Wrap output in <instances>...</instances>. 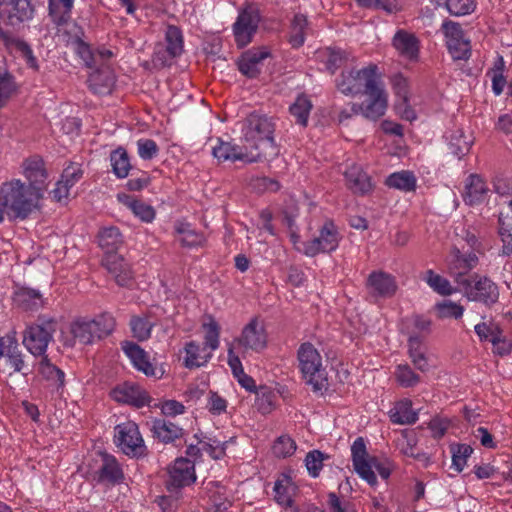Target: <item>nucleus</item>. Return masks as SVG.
<instances>
[{"label": "nucleus", "instance_id": "34", "mask_svg": "<svg viewBox=\"0 0 512 512\" xmlns=\"http://www.w3.org/2000/svg\"><path fill=\"white\" fill-rule=\"evenodd\" d=\"M385 184L390 188L398 189L403 192H412L415 191L417 187V179L413 172L402 170L390 174L386 178Z\"/></svg>", "mask_w": 512, "mask_h": 512}, {"label": "nucleus", "instance_id": "3", "mask_svg": "<svg viewBox=\"0 0 512 512\" xmlns=\"http://www.w3.org/2000/svg\"><path fill=\"white\" fill-rule=\"evenodd\" d=\"M42 198L20 179L4 182L0 187V203L10 219H27L39 209Z\"/></svg>", "mask_w": 512, "mask_h": 512}, {"label": "nucleus", "instance_id": "27", "mask_svg": "<svg viewBox=\"0 0 512 512\" xmlns=\"http://www.w3.org/2000/svg\"><path fill=\"white\" fill-rule=\"evenodd\" d=\"M97 479L101 483L113 485L122 482L124 474L114 456L101 454V466L97 471Z\"/></svg>", "mask_w": 512, "mask_h": 512}, {"label": "nucleus", "instance_id": "17", "mask_svg": "<svg viewBox=\"0 0 512 512\" xmlns=\"http://www.w3.org/2000/svg\"><path fill=\"white\" fill-rule=\"evenodd\" d=\"M212 154L219 162L241 161L251 164L260 161L259 152L249 151L247 145H238L221 139H217V144L212 148Z\"/></svg>", "mask_w": 512, "mask_h": 512}, {"label": "nucleus", "instance_id": "56", "mask_svg": "<svg viewBox=\"0 0 512 512\" xmlns=\"http://www.w3.org/2000/svg\"><path fill=\"white\" fill-rule=\"evenodd\" d=\"M326 458L327 456L319 450H312L306 455L305 465L310 476L317 477L319 475Z\"/></svg>", "mask_w": 512, "mask_h": 512}, {"label": "nucleus", "instance_id": "2", "mask_svg": "<svg viewBox=\"0 0 512 512\" xmlns=\"http://www.w3.org/2000/svg\"><path fill=\"white\" fill-rule=\"evenodd\" d=\"M275 129L274 118L252 112L242 122L241 139L249 147V151L259 152L260 160L274 157L278 154L274 138Z\"/></svg>", "mask_w": 512, "mask_h": 512}, {"label": "nucleus", "instance_id": "38", "mask_svg": "<svg viewBox=\"0 0 512 512\" xmlns=\"http://www.w3.org/2000/svg\"><path fill=\"white\" fill-rule=\"evenodd\" d=\"M471 144V138L467 137L462 129H455L448 136L449 149L459 159L469 152Z\"/></svg>", "mask_w": 512, "mask_h": 512}, {"label": "nucleus", "instance_id": "45", "mask_svg": "<svg viewBox=\"0 0 512 512\" xmlns=\"http://www.w3.org/2000/svg\"><path fill=\"white\" fill-rule=\"evenodd\" d=\"M110 161L113 172L118 178L128 176L131 165L128 154L124 148L114 150L110 155Z\"/></svg>", "mask_w": 512, "mask_h": 512}, {"label": "nucleus", "instance_id": "58", "mask_svg": "<svg viewBox=\"0 0 512 512\" xmlns=\"http://www.w3.org/2000/svg\"><path fill=\"white\" fill-rule=\"evenodd\" d=\"M137 153L143 160H151L155 158L159 153V147L157 143L149 138H140L136 142Z\"/></svg>", "mask_w": 512, "mask_h": 512}, {"label": "nucleus", "instance_id": "59", "mask_svg": "<svg viewBox=\"0 0 512 512\" xmlns=\"http://www.w3.org/2000/svg\"><path fill=\"white\" fill-rule=\"evenodd\" d=\"M448 12L455 16L470 14L475 9L474 0H446Z\"/></svg>", "mask_w": 512, "mask_h": 512}, {"label": "nucleus", "instance_id": "39", "mask_svg": "<svg viewBox=\"0 0 512 512\" xmlns=\"http://www.w3.org/2000/svg\"><path fill=\"white\" fill-rule=\"evenodd\" d=\"M423 280L431 289H433V291L443 296L452 295L457 291L448 279L435 273L431 269L425 272Z\"/></svg>", "mask_w": 512, "mask_h": 512}, {"label": "nucleus", "instance_id": "43", "mask_svg": "<svg viewBox=\"0 0 512 512\" xmlns=\"http://www.w3.org/2000/svg\"><path fill=\"white\" fill-rule=\"evenodd\" d=\"M498 234L502 242V255H512V217L499 216Z\"/></svg>", "mask_w": 512, "mask_h": 512}, {"label": "nucleus", "instance_id": "19", "mask_svg": "<svg viewBox=\"0 0 512 512\" xmlns=\"http://www.w3.org/2000/svg\"><path fill=\"white\" fill-rule=\"evenodd\" d=\"M260 17L258 11L248 7L241 11L233 25L235 41L239 47H245L256 33Z\"/></svg>", "mask_w": 512, "mask_h": 512}, {"label": "nucleus", "instance_id": "60", "mask_svg": "<svg viewBox=\"0 0 512 512\" xmlns=\"http://www.w3.org/2000/svg\"><path fill=\"white\" fill-rule=\"evenodd\" d=\"M326 57V68L334 73L340 68L347 60V54L340 49H326L324 52Z\"/></svg>", "mask_w": 512, "mask_h": 512}, {"label": "nucleus", "instance_id": "62", "mask_svg": "<svg viewBox=\"0 0 512 512\" xmlns=\"http://www.w3.org/2000/svg\"><path fill=\"white\" fill-rule=\"evenodd\" d=\"M201 449L211 458L221 459L225 455L226 442L209 438L208 441L201 442Z\"/></svg>", "mask_w": 512, "mask_h": 512}, {"label": "nucleus", "instance_id": "46", "mask_svg": "<svg viewBox=\"0 0 512 512\" xmlns=\"http://www.w3.org/2000/svg\"><path fill=\"white\" fill-rule=\"evenodd\" d=\"M122 243V234L115 226L105 227L99 232V244L109 252L116 250Z\"/></svg>", "mask_w": 512, "mask_h": 512}, {"label": "nucleus", "instance_id": "20", "mask_svg": "<svg viewBox=\"0 0 512 512\" xmlns=\"http://www.w3.org/2000/svg\"><path fill=\"white\" fill-rule=\"evenodd\" d=\"M121 347L135 369L143 372L148 377L160 379L163 376L164 371L154 365L149 354L138 344L124 341Z\"/></svg>", "mask_w": 512, "mask_h": 512}, {"label": "nucleus", "instance_id": "44", "mask_svg": "<svg viewBox=\"0 0 512 512\" xmlns=\"http://www.w3.org/2000/svg\"><path fill=\"white\" fill-rule=\"evenodd\" d=\"M16 302L26 310L38 309L44 304L41 293L31 288L20 289L16 293Z\"/></svg>", "mask_w": 512, "mask_h": 512}, {"label": "nucleus", "instance_id": "26", "mask_svg": "<svg viewBox=\"0 0 512 512\" xmlns=\"http://www.w3.org/2000/svg\"><path fill=\"white\" fill-rule=\"evenodd\" d=\"M115 77L109 66L97 67L88 78L89 88L93 93L106 95L112 91Z\"/></svg>", "mask_w": 512, "mask_h": 512}, {"label": "nucleus", "instance_id": "24", "mask_svg": "<svg viewBox=\"0 0 512 512\" xmlns=\"http://www.w3.org/2000/svg\"><path fill=\"white\" fill-rule=\"evenodd\" d=\"M105 266L119 286L131 287L134 283L131 265L120 255L109 254L105 259Z\"/></svg>", "mask_w": 512, "mask_h": 512}, {"label": "nucleus", "instance_id": "47", "mask_svg": "<svg viewBox=\"0 0 512 512\" xmlns=\"http://www.w3.org/2000/svg\"><path fill=\"white\" fill-rule=\"evenodd\" d=\"M165 39L169 56L172 58L179 56L183 51V36L180 29L176 26H168Z\"/></svg>", "mask_w": 512, "mask_h": 512}, {"label": "nucleus", "instance_id": "7", "mask_svg": "<svg viewBox=\"0 0 512 512\" xmlns=\"http://www.w3.org/2000/svg\"><path fill=\"white\" fill-rule=\"evenodd\" d=\"M56 330L55 319L40 316L34 323L26 326L23 332V344L32 355L44 356Z\"/></svg>", "mask_w": 512, "mask_h": 512}, {"label": "nucleus", "instance_id": "64", "mask_svg": "<svg viewBox=\"0 0 512 512\" xmlns=\"http://www.w3.org/2000/svg\"><path fill=\"white\" fill-rule=\"evenodd\" d=\"M328 505L331 512H355L350 501L339 498L335 493L328 495Z\"/></svg>", "mask_w": 512, "mask_h": 512}, {"label": "nucleus", "instance_id": "22", "mask_svg": "<svg viewBox=\"0 0 512 512\" xmlns=\"http://www.w3.org/2000/svg\"><path fill=\"white\" fill-rule=\"evenodd\" d=\"M111 397L120 403L133 405L137 408L149 405L151 398L149 394L137 384L124 383L111 391Z\"/></svg>", "mask_w": 512, "mask_h": 512}, {"label": "nucleus", "instance_id": "50", "mask_svg": "<svg viewBox=\"0 0 512 512\" xmlns=\"http://www.w3.org/2000/svg\"><path fill=\"white\" fill-rule=\"evenodd\" d=\"M452 467L461 472L466 466L467 459L471 456L473 449L467 444H457L451 447Z\"/></svg>", "mask_w": 512, "mask_h": 512}, {"label": "nucleus", "instance_id": "30", "mask_svg": "<svg viewBox=\"0 0 512 512\" xmlns=\"http://www.w3.org/2000/svg\"><path fill=\"white\" fill-rule=\"evenodd\" d=\"M346 184L355 194H366L371 191L370 177L358 165H352L345 172Z\"/></svg>", "mask_w": 512, "mask_h": 512}, {"label": "nucleus", "instance_id": "12", "mask_svg": "<svg viewBox=\"0 0 512 512\" xmlns=\"http://www.w3.org/2000/svg\"><path fill=\"white\" fill-rule=\"evenodd\" d=\"M445 263L448 273L460 287L469 279L467 274L477 266L478 257L474 252L462 253L460 249L454 245L447 254Z\"/></svg>", "mask_w": 512, "mask_h": 512}, {"label": "nucleus", "instance_id": "28", "mask_svg": "<svg viewBox=\"0 0 512 512\" xmlns=\"http://www.w3.org/2000/svg\"><path fill=\"white\" fill-rule=\"evenodd\" d=\"M184 351V365L189 369L204 366L208 363L213 355L212 351L196 341L187 342L184 346Z\"/></svg>", "mask_w": 512, "mask_h": 512}, {"label": "nucleus", "instance_id": "16", "mask_svg": "<svg viewBox=\"0 0 512 512\" xmlns=\"http://www.w3.org/2000/svg\"><path fill=\"white\" fill-rule=\"evenodd\" d=\"M21 171L28 182L27 186L43 197L49 184L44 160L38 155L31 156L22 162Z\"/></svg>", "mask_w": 512, "mask_h": 512}, {"label": "nucleus", "instance_id": "32", "mask_svg": "<svg viewBox=\"0 0 512 512\" xmlns=\"http://www.w3.org/2000/svg\"><path fill=\"white\" fill-rule=\"evenodd\" d=\"M151 431L155 438L164 443L173 442L183 435V429L181 427L165 419L153 420Z\"/></svg>", "mask_w": 512, "mask_h": 512}, {"label": "nucleus", "instance_id": "8", "mask_svg": "<svg viewBox=\"0 0 512 512\" xmlns=\"http://www.w3.org/2000/svg\"><path fill=\"white\" fill-rule=\"evenodd\" d=\"M299 367L304 379L314 391L324 388L326 378L322 365V357L311 343H303L298 349Z\"/></svg>", "mask_w": 512, "mask_h": 512}, {"label": "nucleus", "instance_id": "35", "mask_svg": "<svg viewBox=\"0 0 512 512\" xmlns=\"http://www.w3.org/2000/svg\"><path fill=\"white\" fill-rule=\"evenodd\" d=\"M390 418L395 424L408 425L418 420V414L412 409V402L404 399L399 401L390 411Z\"/></svg>", "mask_w": 512, "mask_h": 512}, {"label": "nucleus", "instance_id": "25", "mask_svg": "<svg viewBox=\"0 0 512 512\" xmlns=\"http://www.w3.org/2000/svg\"><path fill=\"white\" fill-rule=\"evenodd\" d=\"M392 45L401 57L410 61L418 59L420 41L413 33L404 29L397 30L393 36Z\"/></svg>", "mask_w": 512, "mask_h": 512}, {"label": "nucleus", "instance_id": "4", "mask_svg": "<svg viewBox=\"0 0 512 512\" xmlns=\"http://www.w3.org/2000/svg\"><path fill=\"white\" fill-rule=\"evenodd\" d=\"M115 325V319L109 313H103L94 319L78 318L70 323L68 335L64 336L63 344L68 347L92 344L95 340L111 334Z\"/></svg>", "mask_w": 512, "mask_h": 512}, {"label": "nucleus", "instance_id": "10", "mask_svg": "<svg viewBox=\"0 0 512 512\" xmlns=\"http://www.w3.org/2000/svg\"><path fill=\"white\" fill-rule=\"evenodd\" d=\"M460 289L469 301L486 306L495 304L499 299L498 286L487 276L473 274L460 286Z\"/></svg>", "mask_w": 512, "mask_h": 512}, {"label": "nucleus", "instance_id": "14", "mask_svg": "<svg viewBox=\"0 0 512 512\" xmlns=\"http://www.w3.org/2000/svg\"><path fill=\"white\" fill-rule=\"evenodd\" d=\"M368 99L362 104H353L351 110L354 114H362L370 120H377L382 117L387 109L388 95L384 89L383 83L370 90H365Z\"/></svg>", "mask_w": 512, "mask_h": 512}, {"label": "nucleus", "instance_id": "13", "mask_svg": "<svg viewBox=\"0 0 512 512\" xmlns=\"http://www.w3.org/2000/svg\"><path fill=\"white\" fill-rule=\"evenodd\" d=\"M447 48L455 60H466L471 55L470 39L466 36L461 25L457 22L447 20L441 27Z\"/></svg>", "mask_w": 512, "mask_h": 512}, {"label": "nucleus", "instance_id": "9", "mask_svg": "<svg viewBox=\"0 0 512 512\" xmlns=\"http://www.w3.org/2000/svg\"><path fill=\"white\" fill-rule=\"evenodd\" d=\"M268 343L267 332L264 323L258 318H253L247 323L241 334L231 343L238 348V352L245 357L250 353H261Z\"/></svg>", "mask_w": 512, "mask_h": 512}, {"label": "nucleus", "instance_id": "21", "mask_svg": "<svg viewBox=\"0 0 512 512\" xmlns=\"http://www.w3.org/2000/svg\"><path fill=\"white\" fill-rule=\"evenodd\" d=\"M392 89L397 97L395 108L397 113L405 120L416 119V113L410 106V93L408 80L401 74L391 78Z\"/></svg>", "mask_w": 512, "mask_h": 512}, {"label": "nucleus", "instance_id": "48", "mask_svg": "<svg viewBox=\"0 0 512 512\" xmlns=\"http://www.w3.org/2000/svg\"><path fill=\"white\" fill-rule=\"evenodd\" d=\"M307 19L302 14L294 16L291 23L289 42L293 47H300L305 41Z\"/></svg>", "mask_w": 512, "mask_h": 512}, {"label": "nucleus", "instance_id": "15", "mask_svg": "<svg viewBox=\"0 0 512 512\" xmlns=\"http://www.w3.org/2000/svg\"><path fill=\"white\" fill-rule=\"evenodd\" d=\"M115 443L126 455L140 456L145 452L144 440L136 423L128 421L115 427Z\"/></svg>", "mask_w": 512, "mask_h": 512}, {"label": "nucleus", "instance_id": "11", "mask_svg": "<svg viewBox=\"0 0 512 512\" xmlns=\"http://www.w3.org/2000/svg\"><path fill=\"white\" fill-rule=\"evenodd\" d=\"M340 242V235L337 227L331 221H327L319 230V235L312 240L303 242V248L297 250L306 256L313 257L319 253H330L335 251Z\"/></svg>", "mask_w": 512, "mask_h": 512}, {"label": "nucleus", "instance_id": "36", "mask_svg": "<svg viewBox=\"0 0 512 512\" xmlns=\"http://www.w3.org/2000/svg\"><path fill=\"white\" fill-rule=\"evenodd\" d=\"M275 500L279 505L291 506L293 503V495L295 486L292 479L286 475L279 478L274 485Z\"/></svg>", "mask_w": 512, "mask_h": 512}, {"label": "nucleus", "instance_id": "52", "mask_svg": "<svg viewBox=\"0 0 512 512\" xmlns=\"http://www.w3.org/2000/svg\"><path fill=\"white\" fill-rule=\"evenodd\" d=\"M394 374L397 382L402 387H414L420 382V376L407 364L398 365Z\"/></svg>", "mask_w": 512, "mask_h": 512}, {"label": "nucleus", "instance_id": "40", "mask_svg": "<svg viewBox=\"0 0 512 512\" xmlns=\"http://www.w3.org/2000/svg\"><path fill=\"white\" fill-rule=\"evenodd\" d=\"M312 107L313 105L309 97L305 94H300L290 105L289 111L291 115L296 119V122L305 127L308 123V118Z\"/></svg>", "mask_w": 512, "mask_h": 512}, {"label": "nucleus", "instance_id": "1", "mask_svg": "<svg viewBox=\"0 0 512 512\" xmlns=\"http://www.w3.org/2000/svg\"><path fill=\"white\" fill-rule=\"evenodd\" d=\"M33 13L34 9L29 0H0V25L19 27L30 20ZM0 36L7 48L21 57L29 68L39 69L37 58L26 42L4 31L1 27Z\"/></svg>", "mask_w": 512, "mask_h": 512}, {"label": "nucleus", "instance_id": "18", "mask_svg": "<svg viewBox=\"0 0 512 512\" xmlns=\"http://www.w3.org/2000/svg\"><path fill=\"white\" fill-rule=\"evenodd\" d=\"M195 481V465L192 460L179 457L168 467L166 487L169 491L190 486Z\"/></svg>", "mask_w": 512, "mask_h": 512}, {"label": "nucleus", "instance_id": "37", "mask_svg": "<svg viewBox=\"0 0 512 512\" xmlns=\"http://www.w3.org/2000/svg\"><path fill=\"white\" fill-rule=\"evenodd\" d=\"M205 491L217 511L226 510L230 506L226 489L219 482H207L205 485Z\"/></svg>", "mask_w": 512, "mask_h": 512}, {"label": "nucleus", "instance_id": "53", "mask_svg": "<svg viewBox=\"0 0 512 512\" xmlns=\"http://www.w3.org/2000/svg\"><path fill=\"white\" fill-rule=\"evenodd\" d=\"M39 372L44 378L52 381L58 386H62L64 384V372L50 363L46 357H44L40 362Z\"/></svg>", "mask_w": 512, "mask_h": 512}, {"label": "nucleus", "instance_id": "29", "mask_svg": "<svg viewBox=\"0 0 512 512\" xmlns=\"http://www.w3.org/2000/svg\"><path fill=\"white\" fill-rule=\"evenodd\" d=\"M488 188L483 179L478 175H470L464 186L463 199L468 205H476L485 200Z\"/></svg>", "mask_w": 512, "mask_h": 512}, {"label": "nucleus", "instance_id": "57", "mask_svg": "<svg viewBox=\"0 0 512 512\" xmlns=\"http://www.w3.org/2000/svg\"><path fill=\"white\" fill-rule=\"evenodd\" d=\"M228 402L218 393L210 391L206 398V408L214 416H219L227 411Z\"/></svg>", "mask_w": 512, "mask_h": 512}, {"label": "nucleus", "instance_id": "31", "mask_svg": "<svg viewBox=\"0 0 512 512\" xmlns=\"http://www.w3.org/2000/svg\"><path fill=\"white\" fill-rule=\"evenodd\" d=\"M268 56L269 52L264 48L248 51L238 63L239 70L244 75L254 78L260 72V63Z\"/></svg>", "mask_w": 512, "mask_h": 512}, {"label": "nucleus", "instance_id": "5", "mask_svg": "<svg viewBox=\"0 0 512 512\" xmlns=\"http://www.w3.org/2000/svg\"><path fill=\"white\" fill-rule=\"evenodd\" d=\"M351 456L354 470L369 485L375 486L377 484L375 471L378 472L381 478H389L391 469L388 463L382 462L374 456H369L362 437H358L353 442L351 446Z\"/></svg>", "mask_w": 512, "mask_h": 512}, {"label": "nucleus", "instance_id": "61", "mask_svg": "<svg viewBox=\"0 0 512 512\" xmlns=\"http://www.w3.org/2000/svg\"><path fill=\"white\" fill-rule=\"evenodd\" d=\"M475 333L481 341L491 340L502 331L500 326L494 322H481L474 327Z\"/></svg>", "mask_w": 512, "mask_h": 512}, {"label": "nucleus", "instance_id": "63", "mask_svg": "<svg viewBox=\"0 0 512 512\" xmlns=\"http://www.w3.org/2000/svg\"><path fill=\"white\" fill-rule=\"evenodd\" d=\"M490 343L493 346L492 351L496 355L505 356L511 352L512 344L504 335L503 331L499 332Z\"/></svg>", "mask_w": 512, "mask_h": 512}, {"label": "nucleus", "instance_id": "49", "mask_svg": "<svg viewBox=\"0 0 512 512\" xmlns=\"http://www.w3.org/2000/svg\"><path fill=\"white\" fill-rule=\"evenodd\" d=\"M154 323L146 316H133L130 320L132 334L139 341L147 340L150 335Z\"/></svg>", "mask_w": 512, "mask_h": 512}, {"label": "nucleus", "instance_id": "6", "mask_svg": "<svg viewBox=\"0 0 512 512\" xmlns=\"http://www.w3.org/2000/svg\"><path fill=\"white\" fill-rule=\"evenodd\" d=\"M381 81V75L375 64L362 69L344 70L336 80L337 89L345 95H356L370 90Z\"/></svg>", "mask_w": 512, "mask_h": 512}, {"label": "nucleus", "instance_id": "42", "mask_svg": "<svg viewBox=\"0 0 512 512\" xmlns=\"http://www.w3.org/2000/svg\"><path fill=\"white\" fill-rule=\"evenodd\" d=\"M202 328L205 331L204 343L202 345L212 352L217 350L220 344L219 324L213 317L208 316L202 323Z\"/></svg>", "mask_w": 512, "mask_h": 512}, {"label": "nucleus", "instance_id": "33", "mask_svg": "<svg viewBox=\"0 0 512 512\" xmlns=\"http://www.w3.org/2000/svg\"><path fill=\"white\" fill-rule=\"evenodd\" d=\"M5 357L7 365L12 369V372H22L25 368L23 355L18 349V344L15 340L8 338L0 346V358Z\"/></svg>", "mask_w": 512, "mask_h": 512}, {"label": "nucleus", "instance_id": "41", "mask_svg": "<svg viewBox=\"0 0 512 512\" xmlns=\"http://www.w3.org/2000/svg\"><path fill=\"white\" fill-rule=\"evenodd\" d=\"M74 0H49V15L57 24L65 23L71 16Z\"/></svg>", "mask_w": 512, "mask_h": 512}, {"label": "nucleus", "instance_id": "55", "mask_svg": "<svg viewBox=\"0 0 512 512\" xmlns=\"http://www.w3.org/2000/svg\"><path fill=\"white\" fill-rule=\"evenodd\" d=\"M295 441L286 435L280 436L273 445V453L277 457L286 458L294 454L296 451Z\"/></svg>", "mask_w": 512, "mask_h": 512}, {"label": "nucleus", "instance_id": "23", "mask_svg": "<svg viewBox=\"0 0 512 512\" xmlns=\"http://www.w3.org/2000/svg\"><path fill=\"white\" fill-rule=\"evenodd\" d=\"M366 286L369 294L374 297L389 298L397 290L395 277L383 271L372 272L367 278Z\"/></svg>", "mask_w": 512, "mask_h": 512}, {"label": "nucleus", "instance_id": "51", "mask_svg": "<svg viewBox=\"0 0 512 512\" xmlns=\"http://www.w3.org/2000/svg\"><path fill=\"white\" fill-rule=\"evenodd\" d=\"M360 7L381 10L387 14H393L400 10L397 0H356Z\"/></svg>", "mask_w": 512, "mask_h": 512}, {"label": "nucleus", "instance_id": "54", "mask_svg": "<svg viewBox=\"0 0 512 512\" xmlns=\"http://www.w3.org/2000/svg\"><path fill=\"white\" fill-rule=\"evenodd\" d=\"M436 310L439 318H461L464 313V307L451 300H444L436 304Z\"/></svg>", "mask_w": 512, "mask_h": 512}]
</instances>
